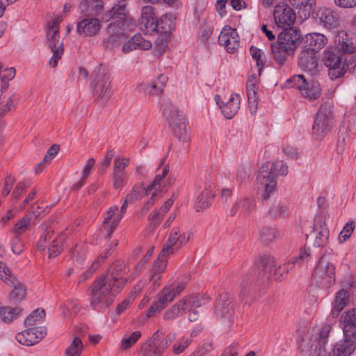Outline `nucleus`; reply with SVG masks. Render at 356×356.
I'll use <instances>...</instances> for the list:
<instances>
[{
  "label": "nucleus",
  "instance_id": "f257e3e1",
  "mask_svg": "<svg viewBox=\"0 0 356 356\" xmlns=\"http://www.w3.org/2000/svg\"><path fill=\"white\" fill-rule=\"evenodd\" d=\"M330 331L331 326L326 324L316 333L313 330L303 332L298 340L302 356H325L326 344Z\"/></svg>",
  "mask_w": 356,
  "mask_h": 356
},
{
  "label": "nucleus",
  "instance_id": "f03ea898",
  "mask_svg": "<svg viewBox=\"0 0 356 356\" xmlns=\"http://www.w3.org/2000/svg\"><path fill=\"white\" fill-rule=\"evenodd\" d=\"M288 167L281 161L275 163L267 161L261 165L257 177V189L263 191L262 197L269 198L277 187V175L287 174Z\"/></svg>",
  "mask_w": 356,
  "mask_h": 356
},
{
  "label": "nucleus",
  "instance_id": "7ed1b4c3",
  "mask_svg": "<svg viewBox=\"0 0 356 356\" xmlns=\"http://www.w3.org/2000/svg\"><path fill=\"white\" fill-rule=\"evenodd\" d=\"M300 37V31L293 29H285L278 35L277 44H272V50L275 60L280 65L284 64L293 54Z\"/></svg>",
  "mask_w": 356,
  "mask_h": 356
},
{
  "label": "nucleus",
  "instance_id": "20e7f679",
  "mask_svg": "<svg viewBox=\"0 0 356 356\" xmlns=\"http://www.w3.org/2000/svg\"><path fill=\"white\" fill-rule=\"evenodd\" d=\"M118 292L119 290L107 283L106 280L97 278L92 286L90 305L93 309L106 308L112 304L115 294Z\"/></svg>",
  "mask_w": 356,
  "mask_h": 356
},
{
  "label": "nucleus",
  "instance_id": "39448f33",
  "mask_svg": "<svg viewBox=\"0 0 356 356\" xmlns=\"http://www.w3.org/2000/svg\"><path fill=\"white\" fill-rule=\"evenodd\" d=\"M61 21L60 17H56L47 24L46 44L53 53L49 61L51 67L57 66L64 52L63 42L59 34V24Z\"/></svg>",
  "mask_w": 356,
  "mask_h": 356
},
{
  "label": "nucleus",
  "instance_id": "423d86ee",
  "mask_svg": "<svg viewBox=\"0 0 356 356\" xmlns=\"http://www.w3.org/2000/svg\"><path fill=\"white\" fill-rule=\"evenodd\" d=\"M346 60L343 54L335 47H328L324 51L323 60L325 65L329 68V75L332 79L340 78L345 74Z\"/></svg>",
  "mask_w": 356,
  "mask_h": 356
},
{
  "label": "nucleus",
  "instance_id": "0eeeda50",
  "mask_svg": "<svg viewBox=\"0 0 356 356\" xmlns=\"http://www.w3.org/2000/svg\"><path fill=\"white\" fill-rule=\"evenodd\" d=\"M92 87L97 101L102 103L111 97L112 89L110 76L104 66L100 65L95 70Z\"/></svg>",
  "mask_w": 356,
  "mask_h": 356
},
{
  "label": "nucleus",
  "instance_id": "6e6552de",
  "mask_svg": "<svg viewBox=\"0 0 356 356\" xmlns=\"http://www.w3.org/2000/svg\"><path fill=\"white\" fill-rule=\"evenodd\" d=\"M332 105L330 102L323 104L313 124V134L318 140L322 139L330 129L332 123Z\"/></svg>",
  "mask_w": 356,
  "mask_h": 356
},
{
  "label": "nucleus",
  "instance_id": "1a4fd4ad",
  "mask_svg": "<svg viewBox=\"0 0 356 356\" xmlns=\"http://www.w3.org/2000/svg\"><path fill=\"white\" fill-rule=\"evenodd\" d=\"M312 282L322 289L330 288L334 282V267L321 257L313 274Z\"/></svg>",
  "mask_w": 356,
  "mask_h": 356
},
{
  "label": "nucleus",
  "instance_id": "9d476101",
  "mask_svg": "<svg viewBox=\"0 0 356 356\" xmlns=\"http://www.w3.org/2000/svg\"><path fill=\"white\" fill-rule=\"evenodd\" d=\"M158 332L159 331H156L150 340L141 347L140 354L142 355V356H146L150 351L152 352L150 356H160L169 346L170 343L176 338V334L175 332H170L164 339L159 341Z\"/></svg>",
  "mask_w": 356,
  "mask_h": 356
},
{
  "label": "nucleus",
  "instance_id": "9b49d317",
  "mask_svg": "<svg viewBox=\"0 0 356 356\" xmlns=\"http://www.w3.org/2000/svg\"><path fill=\"white\" fill-rule=\"evenodd\" d=\"M128 269L126 264L123 261H117L110 267L108 271L99 278H103L107 283L119 290L127 283V280L124 275L127 274Z\"/></svg>",
  "mask_w": 356,
  "mask_h": 356
},
{
  "label": "nucleus",
  "instance_id": "f8f14e48",
  "mask_svg": "<svg viewBox=\"0 0 356 356\" xmlns=\"http://www.w3.org/2000/svg\"><path fill=\"white\" fill-rule=\"evenodd\" d=\"M291 87L301 91V94L309 99H316L321 93V88L317 82H308L303 75H296L289 80Z\"/></svg>",
  "mask_w": 356,
  "mask_h": 356
},
{
  "label": "nucleus",
  "instance_id": "ddd939ff",
  "mask_svg": "<svg viewBox=\"0 0 356 356\" xmlns=\"http://www.w3.org/2000/svg\"><path fill=\"white\" fill-rule=\"evenodd\" d=\"M197 298L193 296H187L179 300L175 305L168 309L163 314L165 321H171L185 314L188 309L197 305Z\"/></svg>",
  "mask_w": 356,
  "mask_h": 356
},
{
  "label": "nucleus",
  "instance_id": "4468645a",
  "mask_svg": "<svg viewBox=\"0 0 356 356\" xmlns=\"http://www.w3.org/2000/svg\"><path fill=\"white\" fill-rule=\"evenodd\" d=\"M275 22L278 27L287 29L292 26L296 16L294 10L284 2L276 5L273 12Z\"/></svg>",
  "mask_w": 356,
  "mask_h": 356
},
{
  "label": "nucleus",
  "instance_id": "2eb2a0df",
  "mask_svg": "<svg viewBox=\"0 0 356 356\" xmlns=\"http://www.w3.org/2000/svg\"><path fill=\"white\" fill-rule=\"evenodd\" d=\"M348 330H344V338L337 342L329 356H350L356 349V336L348 334Z\"/></svg>",
  "mask_w": 356,
  "mask_h": 356
},
{
  "label": "nucleus",
  "instance_id": "dca6fc26",
  "mask_svg": "<svg viewBox=\"0 0 356 356\" xmlns=\"http://www.w3.org/2000/svg\"><path fill=\"white\" fill-rule=\"evenodd\" d=\"M215 100L221 110L222 113L227 119H232L240 108L241 99L237 94H232L229 97H222L219 95L215 96Z\"/></svg>",
  "mask_w": 356,
  "mask_h": 356
},
{
  "label": "nucleus",
  "instance_id": "f3484780",
  "mask_svg": "<svg viewBox=\"0 0 356 356\" xmlns=\"http://www.w3.org/2000/svg\"><path fill=\"white\" fill-rule=\"evenodd\" d=\"M127 208L125 204H122L120 209L118 206L113 205L105 213L104 225L105 228L108 229L107 238L111 237L113 231L122 219Z\"/></svg>",
  "mask_w": 356,
  "mask_h": 356
},
{
  "label": "nucleus",
  "instance_id": "a211bd4d",
  "mask_svg": "<svg viewBox=\"0 0 356 356\" xmlns=\"http://www.w3.org/2000/svg\"><path fill=\"white\" fill-rule=\"evenodd\" d=\"M190 236L181 231L179 227L173 228L169 235L165 245L161 252L162 255H170L174 252V248L178 250L185 245L189 241Z\"/></svg>",
  "mask_w": 356,
  "mask_h": 356
},
{
  "label": "nucleus",
  "instance_id": "6ab92c4d",
  "mask_svg": "<svg viewBox=\"0 0 356 356\" xmlns=\"http://www.w3.org/2000/svg\"><path fill=\"white\" fill-rule=\"evenodd\" d=\"M168 81V76L161 74L151 83H140L138 89L149 97H161L164 92Z\"/></svg>",
  "mask_w": 356,
  "mask_h": 356
},
{
  "label": "nucleus",
  "instance_id": "aec40b11",
  "mask_svg": "<svg viewBox=\"0 0 356 356\" xmlns=\"http://www.w3.org/2000/svg\"><path fill=\"white\" fill-rule=\"evenodd\" d=\"M334 43L335 47L343 54L356 52V34L353 32L339 31L334 38Z\"/></svg>",
  "mask_w": 356,
  "mask_h": 356
},
{
  "label": "nucleus",
  "instance_id": "412c9836",
  "mask_svg": "<svg viewBox=\"0 0 356 356\" xmlns=\"http://www.w3.org/2000/svg\"><path fill=\"white\" fill-rule=\"evenodd\" d=\"M47 334V329L44 327H35L18 332L16 340L24 346H32L37 343Z\"/></svg>",
  "mask_w": 356,
  "mask_h": 356
},
{
  "label": "nucleus",
  "instance_id": "4be33fe9",
  "mask_svg": "<svg viewBox=\"0 0 356 356\" xmlns=\"http://www.w3.org/2000/svg\"><path fill=\"white\" fill-rule=\"evenodd\" d=\"M218 43L229 53H234L239 47V36L236 29L225 26L218 36Z\"/></svg>",
  "mask_w": 356,
  "mask_h": 356
},
{
  "label": "nucleus",
  "instance_id": "5701e85b",
  "mask_svg": "<svg viewBox=\"0 0 356 356\" xmlns=\"http://www.w3.org/2000/svg\"><path fill=\"white\" fill-rule=\"evenodd\" d=\"M134 24L128 18L120 17L113 19L106 28L107 34L119 35L123 34V38L127 39L129 31L134 28Z\"/></svg>",
  "mask_w": 356,
  "mask_h": 356
},
{
  "label": "nucleus",
  "instance_id": "b1692460",
  "mask_svg": "<svg viewBox=\"0 0 356 356\" xmlns=\"http://www.w3.org/2000/svg\"><path fill=\"white\" fill-rule=\"evenodd\" d=\"M316 54L312 50L303 47L298 56V66L305 72H314L318 66Z\"/></svg>",
  "mask_w": 356,
  "mask_h": 356
},
{
  "label": "nucleus",
  "instance_id": "393cba45",
  "mask_svg": "<svg viewBox=\"0 0 356 356\" xmlns=\"http://www.w3.org/2000/svg\"><path fill=\"white\" fill-rule=\"evenodd\" d=\"M167 256L162 255V252H161L149 270V282L152 286L159 285V281L166 267Z\"/></svg>",
  "mask_w": 356,
  "mask_h": 356
},
{
  "label": "nucleus",
  "instance_id": "a878e982",
  "mask_svg": "<svg viewBox=\"0 0 356 356\" xmlns=\"http://www.w3.org/2000/svg\"><path fill=\"white\" fill-rule=\"evenodd\" d=\"M100 29V21L97 18H88L78 23L76 32L81 36H94Z\"/></svg>",
  "mask_w": 356,
  "mask_h": 356
},
{
  "label": "nucleus",
  "instance_id": "bb28decb",
  "mask_svg": "<svg viewBox=\"0 0 356 356\" xmlns=\"http://www.w3.org/2000/svg\"><path fill=\"white\" fill-rule=\"evenodd\" d=\"M256 202L250 197H244L236 202L231 209L232 216L238 215L243 217H248L254 209Z\"/></svg>",
  "mask_w": 356,
  "mask_h": 356
},
{
  "label": "nucleus",
  "instance_id": "cd10ccee",
  "mask_svg": "<svg viewBox=\"0 0 356 356\" xmlns=\"http://www.w3.org/2000/svg\"><path fill=\"white\" fill-rule=\"evenodd\" d=\"M154 8L152 6H144L141 10L139 25L140 29L147 32L154 31L156 29Z\"/></svg>",
  "mask_w": 356,
  "mask_h": 356
},
{
  "label": "nucleus",
  "instance_id": "c85d7f7f",
  "mask_svg": "<svg viewBox=\"0 0 356 356\" xmlns=\"http://www.w3.org/2000/svg\"><path fill=\"white\" fill-rule=\"evenodd\" d=\"M257 79L255 75H251L248 77L246 84L247 96L248 99V106L252 113L256 112L258 104L257 96Z\"/></svg>",
  "mask_w": 356,
  "mask_h": 356
},
{
  "label": "nucleus",
  "instance_id": "c756f323",
  "mask_svg": "<svg viewBox=\"0 0 356 356\" xmlns=\"http://www.w3.org/2000/svg\"><path fill=\"white\" fill-rule=\"evenodd\" d=\"M216 313L221 318L232 320L234 314V306L227 295L220 296L216 308Z\"/></svg>",
  "mask_w": 356,
  "mask_h": 356
},
{
  "label": "nucleus",
  "instance_id": "7c9ffc66",
  "mask_svg": "<svg viewBox=\"0 0 356 356\" xmlns=\"http://www.w3.org/2000/svg\"><path fill=\"white\" fill-rule=\"evenodd\" d=\"M350 302V293L348 290L341 289L335 295L332 303V308L330 314L333 318L339 316L340 312L346 307Z\"/></svg>",
  "mask_w": 356,
  "mask_h": 356
},
{
  "label": "nucleus",
  "instance_id": "2f4dec72",
  "mask_svg": "<svg viewBox=\"0 0 356 356\" xmlns=\"http://www.w3.org/2000/svg\"><path fill=\"white\" fill-rule=\"evenodd\" d=\"M316 16L319 19L320 23L328 29H334L339 24L338 17L336 13L330 8H319Z\"/></svg>",
  "mask_w": 356,
  "mask_h": 356
},
{
  "label": "nucleus",
  "instance_id": "473e14b6",
  "mask_svg": "<svg viewBox=\"0 0 356 356\" xmlns=\"http://www.w3.org/2000/svg\"><path fill=\"white\" fill-rule=\"evenodd\" d=\"M328 236L329 231L325 222L316 221L313 231L310 233L311 238L314 239V245L318 247L325 245L328 240Z\"/></svg>",
  "mask_w": 356,
  "mask_h": 356
},
{
  "label": "nucleus",
  "instance_id": "72a5a7b5",
  "mask_svg": "<svg viewBox=\"0 0 356 356\" xmlns=\"http://www.w3.org/2000/svg\"><path fill=\"white\" fill-rule=\"evenodd\" d=\"M175 136L181 142L185 143L189 140V135L186 127V118L183 115L172 120L169 123Z\"/></svg>",
  "mask_w": 356,
  "mask_h": 356
},
{
  "label": "nucleus",
  "instance_id": "f704fd0d",
  "mask_svg": "<svg viewBox=\"0 0 356 356\" xmlns=\"http://www.w3.org/2000/svg\"><path fill=\"white\" fill-rule=\"evenodd\" d=\"M175 19V17L172 13L163 15L160 20L156 21L155 24L156 29L154 31L163 35L165 38H169L171 35V29Z\"/></svg>",
  "mask_w": 356,
  "mask_h": 356
},
{
  "label": "nucleus",
  "instance_id": "c9c22d12",
  "mask_svg": "<svg viewBox=\"0 0 356 356\" xmlns=\"http://www.w3.org/2000/svg\"><path fill=\"white\" fill-rule=\"evenodd\" d=\"M186 288V282H179L175 284H170L165 286L159 293L164 300L169 303L172 302L176 296L180 295Z\"/></svg>",
  "mask_w": 356,
  "mask_h": 356
},
{
  "label": "nucleus",
  "instance_id": "e433bc0d",
  "mask_svg": "<svg viewBox=\"0 0 356 356\" xmlns=\"http://www.w3.org/2000/svg\"><path fill=\"white\" fill-rule=\"evenodd\" d=\"M304 47L312 50L315 53L321 49L327 44L326 37L321 33H310L306 35Z\"/></svg>",
  "mask_w": 356,
  "mask_h": 356
},
{
  "label": "nucleus",
  "instance_id": "4c0bfd02",
  "mask_svg": "<svg viewBox=\"0 0 356 356\" xmlns=\"http://www.w3.org/2000/svg\"><path fill=\"white\" fill-rule=\"evenodd\" d=\"M8 285L13 288V290L10 293L11 300L15 302H20L24 299L26 288L23 283L17 280L15 277H11Z\"/></svg>",
  "mask_w": 356,
  "mask_h": 356
},
{
  "label": "nucleus",
  "instance_id": "58836bf2",
  "mask_svg": "<svg viewBox=\"0 0 356 356\" xmlns=\"http://www.w3.org/2000/svg\"><path fill=\"white\" fill-rule=\"evenodd\" d=\"M256 263L259 268L268 273H271L273 271L276 273L278 269L281 268L280 266H279L278 268L276 267L275 259L270 254H265L260 255L257 258Z\"/></svg>",
  "mask_w": 356,
  "mask_h": 356
},
{
  "label": "nucleus",
  "instance_id": "ea45409f",
  "mask_svg": "<svg viewBox=\"0 0 356 356\" xmlns=\"http://www.w3.org/2000/svg\"><path fill=\"white\" fill-rule=\"evenodd\" d=\"M168 172L169 168L165 166L163 169L161 175H157L154 179L153 181L146 188L145 194L147 195L152 190H154V192L156 193L163 191L166 188V184L164 179L168 175Z\"/></svg>",
  "mask_w": 356,
  "mask_h": 356
},
{
  "label": "nucleus",
  "instance_id": "a19ab883",
  "mask_svg": "<svg viewBox=\"0 0 356 356\" xmlns=\"http://www.w3.org/2000/svg\"><path fill=\"white\" fill-rule=\"evenodd\" d=\"M161 110L163 116L168 121V123L171 122L173 120H175L176 118L183 116L177 107L168 99L163 100L161 104Z\"/></svg>",
  "mask_w": 356,
  "mask_h": 356
},
{
  "label": "nucleus",
  "instance_id": "79ce46f5",
  "mask_svg": "<svg viewBox=\"0 0 356 356\" xmlns=\"http://www.w3.org/2000/svg\"><path fill=\"white\" fill-rule=\"evenodd\" d=\"M214 197L213 192L207 188H205L197 197L194 207L196 211L200 212L207 209L209 204V199Z\"/></svg>",
  "mask_w": 356,
  "mask_h": 356
},
{
  "label": "nucleus",
  "instance_id": "37998d69",
  "mask_svg": "<svg viewBox=\"0 0 356 356\" xmlns=\"http://www.w3.org/2000/svg\"><path fill=\"white\" fill-rule=\"evenodd\" d=\"M260 239L262 243L268 244L282 236V232L274 227H266L260 230Z\"/></svg>",
  "mask_w": 356,
  "mask_h": 356
},
{
  "label": "nucleus",
  "instance_id": "c03bdc74",
  "mask_svg": "<svg viewBox=\"0 0 356 356\" xmlns=\"http://www.w3.org/2000/svg\"><path fill=\"white\" fill-rule=\"evenodd\" d=\"M267 213L270 218H279L288 216L289 209L282 202H274L269 207Z\"/></svg>",
  "mask_w": 356,
  "mask_h": 356
},
{
  "label": "nucleus",
  "instance_id": "a18cd8bd",
  "mask_svg": "<svg viewBox=\"0 0 356 356\" xmlns=\"http://www.w3.org/2000/svg\"><path fill=\"white\" fill-rule=\"evenodd\" d=\"M83 351V344L79 337H74L72 342L65 348V356H81Z\"/></svg>",
  "mask_w": 356,
  "mask_h": 356
},
{
  "label": "nucleus",
  "instance_id": "49530a36",
  "mask_svg": "<svg viewBox=\"0 0 356 356\" xmlns=\"http://www.w3.org/2000/svg\"><path fill=\"white\" fill-rule=\"evenodd\" d=\"M127 0H117L112 8L108 11V15L111 18L120 19V17L127 18L126 7Z\"/></svg>",
  "mask_w": 356,
  "mask_h": 356
},
{
  "label": "nucleus",
  "instance_id": "de8ad7c7",
  "mask_svg": "<svg viewBox=\"0 0 356 356\" xmlns=\"http://www.w3.org/2000/svg\"><path fill=\"white\" fill-rule=\"evenodd\" d=\"M22 309L20 307H4L0 318L4 323H10L16 319L22 314Z\"/></svg>",
  "mask_w": 356,
  "mask_h": 356
},
{
  "label": "nucleus",
  "instance_id": "09e8293b",
  "mask_svg": "<svg viewBox=\"0 0 356 356\" xmlns=\"http://www.w3.org/2000/svg\"><path fill=\"white\" fill-rule=\"evenodd\" d=\"M108 36L102 41L103 47L108 50H112L115 47H119L121 43L127 40L123 38V34L119 35L115 34H107Z\"/></svg>",
  "mask_w": 356,
  "mask_h": 356
},
{
  "label": "nucleus",
  "instance_id": "8fccbe9b",
  "mask_svg": "<svg viewBox=\"0 0 356 356\" xmlns=\"http://www.w3.org/2000/svg\"><path fill=\"white\" fill-rule=\"evenodd\" d=\"M45 314L44 309H36L25 318L24 324L26 327L35 325L44 319Z\"/></svg>",
  "mask_w": 356,
  "mask_h": 356
},
{
  "label": "nucleus",
  "instance_id": "3c124183",
  "mask_svg": "<svg viewBox=\"0 0 356 356\" xmlns=\"http://www.w3.org/2000/svg\"><path fill=\"white\" fill-rule=\"evenodd\" d=\"M173 196L174 195L168 199L158 210L154 212V213L150 214L149 219L152 221H159L174 204Z\"/></svg>",
  "mask_w": 356,
  "mask_h": 356
},
{
  "label": "nucleus",
  "instance_id": "603ef678",
  "mask_svg": "<svg viewBox=\"0 0 356 356\" xmlns=\"http://www.w3.org/2000/svg\"><path fill=\"white\" fill-rule=\"evenodd\" d=\"M340 321L343 325V332L344 330H348V327H356V309H352L343 314L341 316Z\"/></svg>",
  "mask_w": 356,
  "mask_h": 356
},
{
  "label": "nucleus",
  "instance_id": "864d4df0",
  "mask_svg": "<svg viewBox=\"0 0 356 356\" xmlns=\"http://www.w3.org/2000/svg\"><path fill=\"white\" fill-rule=\"evenodd\" d=\"M141 333L140 331H135L131 335L125 336L121 341L120 348L122 350H127L132 347L137 341L140 338Z\"/></svg>",
  "mask_w": 356,
  "mask_h": 356
},
{
  "label": "nucleus",
  "instance_id": "5fc2aeb1",
  "mask_svg": "<svg viewBox=\"0 0 356 356\" xmlns=\"http://www.w3.org/2000/svg\"><path fill=\"white\" fill-rule=\"evenodd\" d=\"M192 341V334L189 337H182L177 340L172 346V352L176 354H180L189 346Z\"/></svg>",
  "mask_w": 356,
  "mask_h": 356
},
{
  "label": "nucleus",
  "instance_id": "6e6d98bb",
  "mask_svg": "<svg viewBox=\"0 0 356 356\" xmlns=\"http://www.w3.org/2000/svg\"><path fill=\"white\" fill-rule=\"evenodd\" d=\"M168 303L164 300L163 298L161 296L159 293L158 300L154 302L147 309V316L152 317L156 314L160 312L164 307H166Z\"/></svg>",
  "mask_w": 356,
  "mask_h": 356
},
{
  "label": "nucleus",
  "instance_id": "4d7b16f0",
  "mask_svg": "<svg viewBox=\"0 0 356 356\" xmlns=\"http://www.w3.org/2000/svg\"><path fill=\"white\" fill-rule=\"evenodd\" d=\"M63 236H60L54 239L49 248V257L53 258L58 255L63 250Z\"/></svg>",
  "mask_w": 356,
  "mask_h": 356
},
{
  "label": "nucleus",
  "instance_id": "13d9d810",
  "mask_svg": "<svg viewBox=\"0 0 356 356\" xmlns=\"http://www.w3.org/2000/svg\"><path fill=\"white\" fill-rule=\"evenodd\" d=\"M31 220V218L29 214L26 215L18 222H17L13 229L15 235H20L24 233L30 225Z\"/></svg>",
  "mask_w": 356,
  "mask_h": 356
},
{
  "label": "nucleus",
  "instance_id": "bf43d9fd",
  "mask_svg": "<svg viewBox=\"0 0 356 356\" xmlns=\"http://www.w3.org/2000/svg\"><path fill=\"white\" fill-rule=\"evenodd\" d=\"M146 188L140 185H135L131 192L127 195L123 204L127 207L128 203H132L136 200L140 195L141 192L145 193Z\"/></svg>",
  "mask_w": 356,
  "mask_h": 356
},
{
  "label": "nucleus",
  "instance_id": "052dcab7",
  "mask_svg": "<svg viewBox=\"0 0 356 356\" xmlns=\"http://www.w3.org/2000/svg\"><path fill=\"white\" fill-rule=\"evenodd\" d=\"M250 51L253 59L256 61L257 66L258 67V73L260 76L265 63L263 59V53L261 49L253 46L250 48Z\"/></svg>",
  "mask_w": 356,
  "mask_h": 356
},
{
  "label": "nucleus",
  "instance_id": "680f3d73",
  "mask_svg": "<svg viewBox=\"0 0 356 356\" xmlns=\"http://www.w3.org/2000/svg\"><path fill=\"white\" fill-rule=\"evenodd\" d=\"M129 164V159L120 158V156L115 157L114 160V170L113 173L125 174L124 168Z\"/></svg>",
  "mask_w": 356,
  "mask_h": 356
},
{
  "label": "nucleus",
  "instance_id": "e2e57ef3",
  "mask_svg": "<svg viewBox=\"0 0 356 356\" xmlns=\"http://www.w3.org/2000/svg\"><path fill=\"white\" fill-rule=\"evenodd\" d=\"M354 228L355 225L353 221L347 222L339 235V241L341 243L345 242L348 238H349L354 230Z\"/></svg>",
  "mask_w": 356,
  "mask_h": 356
},
{
  "label": "nucleus",
  "instance_id": "0e129e2a",
  "mask_svg": "<svg viewBox=\"0 0 356 356\" xmlns=\"http://www.w3.org/2000/svg\"><path fill=\"white\" fill-rule=\"evenodd\" d=\"M310 258L309 252L305 248H301L298 257L293 258L292 261H290L287 265H294L297 263L302 264L309 261Z\"/></svg>",
  "mask_w": 356,
  "mask_h": 356
},
{
  "label": "nucleus",
  "instance_id": "69168bd1",
  "mask_svg": "<svg viewBox=\"0 0 356 356\" xmlns=\"http://www.w3.org/2000/svg\"><path fill=\"white\" fill-rule=\"evenodd\" d=\"M11 250L15 254H19L24 250V243L19 237V235H16L11 241Z\"/></svg>",
  "mask_w": 356,
  "mask_h": 356
},
{
  "label": "nucleus",
  "instance_id": "338daca9",
  "mask_svg": "<svg viewBox=\"0 0 356 356\" xmlns=\"http://www.w3.org/2000/svg\"><path fill=\"white\" fill-rule=\"evenodd\" d=\"M60 149V145L57 144L52 145L47 150V154L43 157V163H48L49 164L51 162L54 156L58 153Z\"/></svg>",
  "mask_w": 356,
  "mask_h": 356
},
{
  "label": "nucleus",
  "instance_id": "774afa93",
  "mask_svg": "<svg viewBox=\"0 0 356 356\" xmlns=\"http://www.w3.org/2000/svg\"><path fill=\"white\" fill-rule=\"evenodd\" d=\"M11 277L15 276L11 273L8 267L0 262V279L6 284H8Z\"/></svg>",
  "mask_w": 356,
  "mask_h": 356
}]
</instances>
